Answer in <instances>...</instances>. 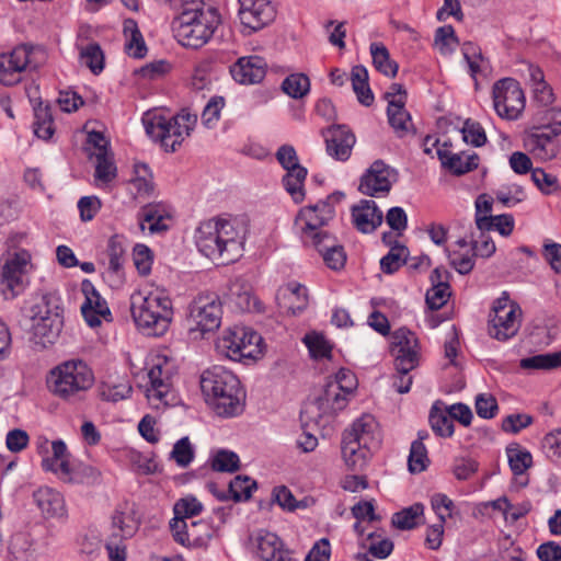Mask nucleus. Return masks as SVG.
Wrapping results in <instances>:
<instances>
[{
    "instance_id": "7",
    "label": "nucleus",
    "mask_w": 561,
    "mask_h": 561,
    "mask_svg": "<svg viewBox=\"0 0 561 561\" xmlns=\"http://www.w3.org/2000/svg\"><path fill=\"white\" fill-rule=\"evenodd\" d=\"M262 336L245 327H233L225 331L216 343L217 350L232 360L255 359L262 354Z\"/></svg>"
},
{
    "instance_id": "51",
    "label": "nucleus",
    "mask_w": 561,
    "mask_h": 561,
    "mask_svg": "<svg viewBox=\"0 0 561 561\" xmlns=\"http://www.w3.org/2000/svg\"><path fill=\"white\" fill-rule=\"evenodd\" d=\"M537 122L536 130H545L548 131L549 135L556 137L561 135V108H550L545 111Z\"/></svg>"
},
{
    "instance_id": "57",
    "label": "nucleus",
    "mask_w": 561,
    "mask_h": 561,
    "mask_svg": "<svg viewBox=\"0 0 561 561\" xmlns=\"http://www.w3.org/2000/svg\"><path fill=\"white\" fill-rule=\"evenodd\" d=\"M463 140L474 147L483 146L486 142V135L483 127L471 119H467L461 129Z\"/></svg>"
},
{
    "instance_id": "1",
    "label": "nucleus",
    "mask_w": 561,
    "mask_h": 561,
    "mask_svg": "<svg viewBox=\"0 0 561 561\" xmlns=\"http://www.w3.org/2000/svg\"><path fill=\"white\" fill-rule=\"evenodd\" d=\"M201 389L206 403L218 416L233 417L243 412L245 391L238 377L224 366L215 365L204 370Z\"/></svg>"
},
{
    "instance_id": "58",
    "label": "nucleus",
    "mask_w": 561,
    "mask_h": 561,
    "mask_svg": "<svg viewBox=\"0 0 561 561\" xmlns=\"http://www.w3.org/2000/svg\"><path fill=\"white\" fill-rule=\"evenodd\" d=\"M531 179L536 186L545 194H552L559 190L557 176L545 172L542 169H534Z\"/></svg>"
},
{
    "instance_id": "36",
    "label": "nucleus",
    "mask_w": 561,
    "mask_h": 561,
    "mask_svg": "<svg viewBox=\"0 0 561 561\" xmlns=\"http://www.w3.org/2000/svg\"><path fill=\"white\" fill-rule=\"evenodd\" d=\"M508 465L514 476L524 474L533 466L531 454L520 448L518 443H511L506 447Z\"/></svg>"
},
{
    "instance_id": "45",
    "label": "nucleus",
    "mask_w": 561,
    "mask_h": 561,
    "mask_svg": "<svg viewBox=\"0 0 561 561\" xmlns=\"http://www.w3.org/2000/svg\"><path fill=\"white\" fill-rule=\"evenodd\" d=\"M80 60L94 75H99L104 69V54L98 43H90L80 50Z\"/></svg>"
},
{
    "instance_id": "2",
    "label": "nucleus",
    "mask_w": 561,
    "mask_h": 561,
    "mask_svg": "<svg viewBox=\"0 0 561 561\" xmlns=\"http://www.w3.org/2000/svg\"><path fill=\"white\" fill-rule=\"evenodd\" d=\"M175 10L179 15L172 23L178 42L190 48H201L213 37L220 24V15L216 8L205 4L202 0H186Z\"/></svg>"
},
{
    "instance_id": "14",
    "label": "nucleus",
    "mask_w": 561,
    "mask_h": 561,
    "mask_svg": "<svg viewBox=\"0 0 561 561\" xmlns=\"http://www.w3.org/2000/svg\"><path fill=\"white\" fill-rule=\"evenodd\" d=\"M391 354L394 367L401 371H411L419 365L417 339L407 328H400L392 334Z\"/></svg>"
},
{
    "instance_id": "50",
    "label": "nucleus",
    "mask_w": 561,
    "mask_h": 561,
    "mask_svg": "<svg viewBox=\"0 0 561 561\" xmlns=\"http://www.w3.org/2000/svg\"><path fill=\"white\" fill-rule=\"evenodd\" d=\"M195 450L187 436L179 439L172 451L170 453V459L174 460L175 463L181 468H186L193 461Z\"/></svg>"
},
{
    "instance_id": "60",
    "label": "nucleus",
    "mask_w": 561,
    "mask_h": 561,
    "mask_svg": "<svg viewBox=\"0 0 561 561\" xmlns=\"http://www.w3.org/2000/svg\"><path fill=\"white\" fill-rule=\"evenodd\" d=\"M224 106L225 99L222 96L211 98L202 113L203 124L207 127H213L218 122Z\"/></svg>"
},
{
    "instance_id": "10",
    "label": "nucleus",
    "mask_w": 561,
    "mask_h": 561,
    "mask_svg": "<svg viewBox=\"0 0 561 561\" xmlns=\"http://www.w3.org/2000/svg\"><path fill=\"white\" fill-rule=\"evenodd\" d=\"M221 304L218 295L202 294L190 305L188 321L191 331L202 334L217 330L221 322Z\"/></svg>"
},
{
    "instance_id": "3",
    "label": "nucleus",
    "mask_w": 561,
    "mask_h": 561,
    "mask_svg": "<svg viewBox=\"0 0 561 561\" xmlns=\"http://www.w3.org/2000/svg\"><path fill=\"white\" fill-rule=\"evenodd\" d=\"M195 242L201 253L220 264L232 263L241 256V238L228 220L202 222L196 230Z\"/></svg>"
},
{
    "instance_id": "41",
    "label": "nucleus",
    "mask_w": 561,
    "mask_h": 561,
    "mask_svg": "<svg viewBox=\"0 0 561 561\" xmlns=\"http://www.w3.org/2000/svg\"><path fill=\"white\" fill-rule=\"evenodd\" d=\"M424 512V506L421 503H415L410 507L403 508L402 511L394 513L391 518L393 527L401 530H410L416 527V518Z\"/></svg>"
},
{
    "instance_id": "46",
    "label": "nucleus",
    "mask_w": 561,
    "mask_h": 561,
    "mask_svg": "<svg viewBox=\"0 0 561 561\" xmlns=\"http://www.w3.org/2000/svg\"><path fill=\"white\" fill-rule=\"evenodd\" d=\"M256 489V482L248 476H237L229 483V494L234 502L247 501L251 497L252 491Z\"/></svg>"
},
{
    "instance_id": "52",
    "label": "nucleus",
    "mask_w": 561,
    "mask_h": 561,
    "mask_svg": "<svg viewBox=\"0 0 561 561\" xmlns=\"http://www.w3.org/2000/svg\"><path fill=\"white\" fill-rule=\"evenodd\" d=\"M211 468L218 472H236L240 468L239 456L230 450H219L213 458Z\"/></svg>"
},
{
    "instance_id": "48",
    "label": "nucleus",
    "mask_w": 561,
    "mask_h": 561,
    "mask_svg": "<svg viewBox=\"0 0 561 561\" xmlns=\"http://www.w3.org/2000/svg\"><path fill=\"white\" fill-rule=\"evenodd\" d=\"M408 249L404 245H394L389 253L380 260V268L386 274L397 272L407 261Z\"/></svg>"
},
{
    "instance_id": "55",
    "label": "nucleus",
    "mask_w": 561,
    "mask_h": 561,
    "mask_svg": "<svg viewBox=\"0 0 561 561\" xmlns=\"http://www.w3.org/2000/svg\"><path fill=\"white\" fill-rule=\"evenodd\" d=\"M202 511L203 504L192 495L178 500L173 507L174 515L183 519L197 516Z\"/></svg>"
},
{
    "instance_id": "62",
    "label": "nucleus",
    "mask_w": 561,
    "mask_h": 561,
    "mask_svg": "<svg viewBox=\"0 0 561 561\" xmlns=\"http://www.w3.org/2000/svg\"><path fill=\"white\" fill-rule=\"evenodd\" d=\"M348 393H345L342 391L341 388H339L336 385L328 383L325 386L323 396L320 398V400L331 403L332 409L334 411H341L346 405V396Z\"/></svg>"
},
{
    "instance_id": "37",
    "label": "nucleus",
    "mask_w": 561,
    "mask_h": 561,
    "mask_svg": "<svg viewBox=\"0 0 561 561\" xmlns=\"http://www.w3.org/2000/svg\"><path fill=\"white\" fill-rule=\"evenodd\" d=\"M370 54L373 57V64L378 71L387 77H396L398 73V64L390 59L387 47L379 43H373L370 45Z\"/></svg>"
},
{
    "instance_id": "18",
    "label": "nucleus",
    "mask_w": 561,
    "mask_h": 561,
    "mask_svg": "<svg viewBox=\"0 0 561 561\" xmlns=\"http://www.w3.org/2000/svg\"><path fill=\"white\" fill-rule=\"evenodd\" d=\"M343 438L363 444L364 447L379 448L381 435L379 425L371 414H363L344 431Z\"/></svg>"
},
{
    "instance_id": "38",
    "label": "nucleus",
    "mask_w": 561,
    "mask_h": 561,
    "mask_svg": "<svg viewBox=\"0 0 561 561\" xmlns=\"http://www.w3.org/2000/svg\"><path fill=\"white\" fill-rule=\"evenodd\" d=\"M112 527L113 533L118 534V539H127L131 538L137 529H138V522L134 517V513L130 512H124V511H116L114 515L112 516Z\"/></svg>"
},
{
    "instance_id": "64",
    "label": "nucleus",
    "mask_w": 561,
    "mask_h": 561,
    "mask_svg": "<svg viewBox=\"0 0 561 561\" xmlns=\"http://www.w3.org/2000/svg\"><path fill=\"white\" fill-rule=\"evenodd\" d=\"M499 409L496 399L492 394L480 393L476 398V411L482 419H492Z\"/></svg>"
},
{
    "instance_id": "9",
    "label": "nucleus",
    "mask_w": 561,
    "mask_h": 561,
    "mask_svg": "<svg viewBox=\"0 0 561 561\" xmlns=\"http://www.w3.org/2000/svg\"><path fill=\"white\" fill-rule=\"evenodd\" d=\"M494 316L489 321V334L497 341H507L515 336L520 328V307L511 301L508 294L503 293L492 308Z\"/></svg>"
},
{
    "instance_id": "44",
    "label": "nucleus",
    "mask_w": 561,
    "mask_h": 561,
    "mask_svg": "<svg viewBox=\"0 0 561 561\" xmlns=\"http://www.w3.org/2000/svg\"><path fill=\"white\" fill-rule=\"evenodd\" d=\"M524 369H553L561 367V352L539 354L520 360Z\"/></svg>"
},
{
    "instance_id": "63",
    "label": "nucleus",
    "mask_w": 561,
    "mask_h": 561,
    "mask_svg": "<svg viewBox=\"0 0 561 561\" xmlns=\"http://www.w3.org/2000/svg\"><path fill=\"white\" fill-rule=\"evenodd\" d=\"M107 253L110 259V268L118 272L122 267V261L125 254V248L118 236H113L108 240Z\"/></svg>"
},
{
    "instance_id": "53",
    "label": "nucleus",
    "mask_w": 561,
    "mask_h": 561,
    "mask_svg": "<svg viewBox=\"0 0 561 561\" xmlns=\"http://www.w3.org/2000/svg\"><path fill=\"white\" fill-rule=\"evenodd\" d=\"M304 342L313 358H329L331 356L332 347L323 335L317 333L306 334Z\"/></svg>"
},
{
    "instance_id": "54",
    "label": "nucleus",
    "mask_w": 561,
    "mask_h": 561,
    "mask_svg": "<svg viewBox=\"0 0 561 561\" xmlns=\"http://www.w3.org/2000/svg\"><path fill=\"white\" fill-rule=\"evenodd\" d=\"M61 308L57 305L56 299L46 294L41 301L32 307V320H41V318H51L54 314H61Z\"/></svg>"
},
{
    "instance_id": "19",
    "label": "nucleus",
    "mask_w": 561,
    "mask_h": 561,
    "mask_svg": "<svg viewBox=\"0 0 561 561\" xmlns=\"http://www.w3.org/2000/svg\"><path fill=\"white\" fill-rule=\"evenodd\" d=\"M81 290L84 295L81 313L91 328L98 327L101 324L100 317L105 318L111 314L107 304L89 279L82 282Z\"/></svg>"
},
{
    "instance_id": "28",
    "label": "nucleus",
    "mask_w": 561,
    "mask_h": 561,
    "mask_svg": "<svg viewBox=\"0 0 561 561\" xmlns=\"http://www.w3.org/2000/svg\"><path fill=\"white\" fill-rule=\"evenodd\" d=\"M342 455L346 466L354 471L362 470L373 453L375 447H364L363 444L355 443L342 437Z\"/></svg>"
},
{
    "instance_id": "6",
    "label": "nucleus",
    "mask_w": 561,
    "mask_h": 561,
    "mask_svg": "<svg viewBox=\"0 0 561 561\" xmlns=\"http://www.w3.org/2000/svg\"><path fill=\"white\" fill-rule=\"evenodd\" d=\"M49 382L56 396L68 400L91 388L94 376L83 360L72 359L55 367L50 371Z\"/></svg>"
},
{
    "instance_id": "34",
    "label": "nucleus",
    "mask_w": 561,
    "mask_h": 561,
    "mask_svg": "<svg viewBox=\"0 0 561 561\" xmlns=\"http://www.w3.org/2000/svg\"><path fill=\"white\" fill-rule=\"evenodd\" d=\"M124 34L127 37L125 44L127 54L134 58H144L147 54V46L135 20H125Z\"/></svg>"
},
{
    "instance_id": "11",
    "label": "nucleus",
    "mask_w": 561,
    "mask_h": 561,
    "mask_svg": "<svg viewBox=\"0 0 561 561\" xmlns=\"http://www.w3.org/2000/svg\"><path fill=\"white\" fill-rule=\"evenodd\" d=\"M493 104L500 117L517 119L525 108V95L519 83L512 78L499 80L493 87Z\"/></svg>"
},
{
    "instance_id": "39",
    "label": "nucleus",
    "mask_w": 561,
    "mask_h": 561,
    "mask_svg": "<svg viewBox=\"0 0 561 561\" xmlns=\"http://www.w3.org/2000/svg\"><path fill=\"white\" fill-rule=\"evenodd\" d=\"M34 134L44 140H48L55 133L54 121L48 106L39 104L34 108Z\"/></svg>"
},
{
    "instance_id": "33",
    "label": "nucleus",
    "mask_w": 561,
    "mask_h": 561,
    "mask_svg": "<svg viewBox=\"0 0 561 561\" xmlns=\"http://www.w3.org/2000/svg\"><path fill=\"white\" fill-rule=\"evenodd\" d=\"M368 71L364 66H354L351 72L353 91L357 100L364 106H370L374 103V94L368 83Z\"/></svg>"
},
{
    "instance_id": "40",
    "label": "nucleus",
    "mask_w": 561,
    "mask_h": 561,
    "mask_svg": "<svg viewBox=\"0 0 561 561\" xmlns=\"http://www.w3.org/2000/svg\"><path fill=\"white\" fill-rule=\"evenodd\" d=\"M436 402L430 412V424L433 432L442 437H450L454 434V423L447 411H443L438 408Z\"/></svg>"
},
{
    "instance_id": "59",
    "label": "nucleus",
    "mask_w": 561,
    "mask_h": 561,
    "mask_svg": "<svg viewBox=\"0 0 561 561\" xmlns=\"http://www.w3.org/2000/svg\"><path fill=\"white\" fill-rule=\"evenodd\" d=\"M450 295V286H432L426 293V305L431 310H439L446 305Z\"/></svg>"
},
{
    "instance_id": "16",
    "label": "nucleus",
    "mask_w": 561,
    "mask_h": 561,
    "mask_svg": "<svg viewBox=\"0 0 561 561\" xmlns=\"http://www.w3.org/2000/svg\"><path fill=\"white\" fill-rule=\"evenodd\" d=\"M397 171L382 160H376L360 179L358 190L368 196L388 194L397 180Z\"/></svg>"
},
{
    "instance_id": "13",
    "label": "nucleus",
    "mask_w": 561,
    "mask_h": 561,
    "mask_svg": "<svg viewBox=\"0 0 561 561\" xmlns=\"http://www.w3.org/2000/svg\"><path fill=\"white\" fill-rule=\"evenodd\" d=\"M279 164L287 171L283 176V185L296 203L305 198L304 183L307 169L299 164L296 150L293 146L284 145L276 152Z\"/></svg>"
},
{
    "instance_id": "49",
    "label": "nucleus",
    "mask_w": 561,
    "mask_h": 561,
    "mask_svg": "<svg viewBox=\"0 0 561 561\" xmlns=\"http://www.w3.org/2000/svg\"><path fill=\"white\" fill-rule=\"evenodd\" d=\"M170 530L175 542L190 548V542H197L198 538L194 533H190V523L179 516L170 520Z\"/></svg>"
},
{
    "instance_id": "20",
    "label": "nucleus",
    "mask_w": 561,
    "mask_h": 561,
    "mask_svg": "<svg viewBox=\"0 0 561 561\" xmlns=\"http://www.w3.org/2000/svg\"><path fill=\"white\" fill-rule=\"evenodd\" d=\"M556 136L545 130H536V126L526 133L524 138L525 148L536 158L548 161L554 159L560 151V144Z\"/></svg>"
},
{
    "instance_id": "8",
    "label": "nucleus",
    "mask_w": 561,
    "mask_h": 561,
    "mask_svg": "<svg viewBox=\"0 0 561 561\" xmlns=\"http://www.w3.org/2000/svg\"><path fill=\"white\" fill-rule=\"evenodd\" d=\"M331 199L332 196H328L324 201L301 208L297 214L295 226L300 232L304 244L321 238L322 234H330L329 231L322 230V227L328 225L335 215Z\"/></svg>"
},
{
    "instance_id": "61",
    "label": "nucleus",
    "mask_w": 561,
    "mask_h": 561,
    "mask_svg": "<svg viewBox=\"0 0 561 561\" xmlns=\"http://www.w3.org/2000/svg\"><path fill=\"white\" fill-rule=\"evenodd\" d=\"M170 70L171 65L167 60H157L137 69L135 73L144 79L156 80L168 73Z\"/></svg>"
},
{
    "instance_id": "43",
    "label": "nucleus",
    "mask_w": 561,
    "mask_h": 561,
    "mask_svg": "<svg viewBox=\"0 0 561 561\" xmlns=\"http://www.w3.org/2000/svg\"><path fill=\"white\" fill-rule=\"evenodd\" d=\"M492 198L485 194L479 195L476 199V225L482 232L492 230Z\"/></svg>"
},
{
    "instance_id": "47",
    "label": "nucleus",
    "mask_w": 561,
    "mask_h": 561,
    "mask_svg": "<svg viewBox=\"0 0 561 561\" xmlns=\"http://www.w3.org/2000/svg\"><path fill=\"white\" fill-rule=\"evenodd\" d=\"M430 463L427 449L421 440H414L411 444L408 467L411 473H420L426 470Z\"/></svg>"
},
{
    "instance_id": "21",
    "label": "nucleus",
    "mask_w": 561,
    "mask_h": 561,
    "mask_svg": "<svg viewBox=\"0 0 561 561\" xmlns=\"http://www.w3.org/2000/svg\"><path fill=\"white\" fill-rule=\"evenodd\" d=\"M230 73L241 84H254L265 77L266 62L260 56L241 57L230 67Z\"/></svg>"
},
{
    "instance_id": "4",
    "label": "nucleus",
    "mask_w": 561,
    "mask_h": 561,
    "mask_svg": "<svg viewBox=\"0 0 561 561\" xmlns=\"http://www.w3.org/2000/svg\"><path fill=\"white\" fill-rule=\"evenodd\" d=\"M130 311L138 329L151 336H162L173 319L172 301L161 290L133 294Z\"/></svg>"
},
{
    "instance_id": "42",
    "label": "nucleus",
    "mask_w": 561,
    "mask_h": 561,
    "mask_svg": "<svg viewBox=\"0 0 561 561\" xmlns=\"http://www.w3.org/2000/svg\"><path fill=\"white\" fill-rule=\"evenodd\" d=\"M282 90L293 99H302L310 90V80L304 73H291L282 82Z\"/></svg>"
},
{
    "instance_id": "56",
    "label": "nucleus",
    "mask_w": 561,
    "mask_h": 561,
    "mask_svg": "<svg viewBox=\"0 0 561 561\" xmlns=\"http://www.w3.org/2000/svg\"><path fill=\"white\" fill-rule=\"evenodd\" d=\"M459 43L455 30L451 25L440 26L435 32V45L438 46L443 55H447L454 50L450 45Z\"/></svg>"
},
{
    "instance_id": "15",
    "label": "nucleus",
    "mask_w": 561,
    "mask_h": 561,
    "mask_svg": "<svg viewBox=\"0 0 561 561\" xmlns=\"http://www.w3.org/2000/svg\"><path fill=\"white\" fill-rule=\"evenodd\" d=\"M26 265V255L24 253H15L2 266L0 290L7 300L14 299L25 289L24 276Z\"/></svg>"
},
{
    "instance_id": "26",
    "label": "nucleus",
    "mask_w": 561,
    "mask_h": 561,
    "mask_svg": "<svg viewBox=\"0 0 561 561\" xmlns=\"http://www.w3.org/2000/svg\"><path fill=\"white\" fill-rule=\"evenodd\" d=\"M438 159L442 165L454 175H462L478 168L479 157L473 153L465 156L463 153H451L447 149H437Z\"/></svg>"
},
{
    "instance_id": "27",
    "label": "nucleus",
    "mask_w": 561,
    "mask_h": 561,
    "mask_svg": "<svg viewBox=\"0 0 561 561\" xmlns=\"http://www.w3.org/2000/svg\"><path fill=\"white\" fill-rule=\"evenodd\" d=\"M34 502L46 518L61 516L65 503L61 494L50 488H39L33 493Z\"/></svg>"
},
{
    "instance_id": "17",
    "label": "nucleus",
    "mask_w": 561,
    "mask_h": 561,
    "mask_svg": "<svg viewBox=\"0 0 561 561\" xmlns=\"http://www.w3.org/2000/svg\"><path fill=\"white\" fill-rule=\"evenodd\" d=\"M239 18L245 27L259 31L275 19L276 11L271 0H238Z\"/></svg>"
},
{
    "instance_id": "29",
    "label": "nucleus",
    "mask_w": 561,
    "mask_h": 561,
    "mask_svg": "<svg viewBox=\"0 0 561 561\" xmlns=\"http://www.w3.org/2000/svg\"><path fill=\"white\" fill-rule=\"evenodd\" d=\"M280 307L286 308L293 314L304 311L308 306L307 289L299 284H289L277 294Z\"/></svg>"
},
{
    "instance_id": "24",
    "label": "nucleus",
    "mask_w": 561,
    "mask_h": 561,
    "mask_svg": "<svg viewBox=\"0 0 561 561\" xmlns=\"http://www.w3.org/2000/svg\"><path fill=\"white\" fill-rule=\"evenodd\" d=\"M352 217L354 226L363 233L374 232L383 220L382 211L370 199H362L358 205L353 206Z\"/></svg>"
},
{
    "instance_id": "12",
    "label": "nucleus",
    "mask_w": 561,
    "mask_h": 561,
    "mask_svg": "<svg viewBox=\"0 0 561 561\" xmlns=\"http://www.w3.org/2000/svg\"><path fill=\"white\" fill-rule=\"evenodd\" d=\"M35 53L45 55L41 46L22 44L10 53L0 54V82L11 87L22 80V73L31 65V56Z\"/></svg>"
},
{
    "instance_id": "31",
    "label": "nucleus",
    "mask_w": 561,
    "mask_h": 561,
    "mask_svg": "<svg viewBox=\"0 0 561 561\" xmlns=\"http://www.w3.org/2000/svg\"><path fill=\"white\" fill-rule=\"evenodd\" d=\"M404 105L402 100H392L387 108L389 124L399 137H403L412 128L411 116Z\"/></svg>"
},
{
    "instance_id": "23",
    "label": "nucleus",
    "mask_w": 561,
    "mask_h": 561,
    "mask_svg": "<svg viewBox=\"0 0 561 561\" xmlns=\"http://www.w3.org/2000/svg\"><path fill=\"white\" fill-rule=\"evenodd\" d=\"M254 540L259 561H294L290 552L284 548L283 541L275 534L260 531Z\"/></svg>"
},
{
    "instance_id": "35",
    "label": "nucleus",
    "mask_w": 561,
    "mask_h": 561,
    "mask_svg": "<svg viewBox=\"0 0 561 561\" xmlns=\"http://www.w3.org/2000/svg\"><path fill=\"white\" fill-rule=\"evenodd\" d=\"M151 388L147 391L148 399L163 400L170 390V377L164 374L161 364H156L148 373Z\"/></svg>"
},
{
    "instance_id": "30",
    "label": "nucleus",
    "mask_w": 561,
    "mask_h": 561,
    "mask_svg": "<svg viewBox=\"0 0 561 561\" xmlns=\"http://www.w3.org/2000/svg\"><path fill=\"white\" fill-rule=\"evenodd\" d=\"M61 314H54L51 318H41L34 321L33 333L42 345L53 344L59 336L62 329Z\"/></svg>"
},
{
    "instance_id": "25",
    "label": "nucleus",
    "mask_w": 561,
    "mask_h": 561,
    "mask_svg": "<svg viewBox=\"0 0 561 561\" xmlns=\"http://www.w3.org/2000/svg\"><path fill=\"white\" fill-rule=\"evenodd\" d=\"M355 136L345 126L332 127L325 137L327 152L336 160L345 161L350 158Z\"/></svg>"
},
{
    "instance_id": "22",
    "label": "nucleus",
    "mask_w": 561,
    "mask_h": 561,
    "mask_svg": "<svg viewBox=\"0 0 561 561\" xmlns=\"http://www.w3.org/2000/svg\"><path fill=\"white\" fill-rule=\"evenodd\" d=\"M305 245L316 249L321 254L325 265L331 270L340 271L346 263L344 248L332 233L322 234L321 238Z\"/></svg>"
},
{
    "instance_id": "5",
    "label": "nucleus",
    "mask_w": 561,
    "mask_h": 561,
    "mask_svg": "<svg viewBox=\"0 0 561 561\" xmlns=\"http://www.w3.org/2000/svg\"><path fill=\"white\" fill-rule=\"evenodd\" d=\"M197 117L186 111L173 117H165L161 114H147L144 118V125L148 136L159 141L167 152L176 151L185 137H188L196 124Z\"/></svg>"
},
{
    "instance_id": "32",
    "label": "nucleus",
    "mask_w": 561,
    "mask_h": 561,
    "mask_svg": "<svg viewBox=\"0 0 561 561\" xmlns=\"http://www.w3.org/2000/svg\"><path fill=\"white\" fill-rule=\"evenodd\" d=\"M138 217L141 231L146 229V222L148 224L149 232L152 234L164 232L169 229L168 225L164 224L165 214L160 209L159 205H145L141 207Z\"/></svg>"
}]
</instances>
